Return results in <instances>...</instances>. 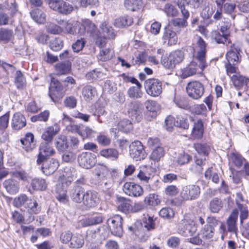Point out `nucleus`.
<instances>
[{"instance_id": "f257e3e1", "label": "nucleus", "mask_w": 249, "mask_h": 249, "mask_svg": "<svg viewBox=\"0 0 249 249\" xmlns=\"http://www.w3.org/2000/svg\"><path fill=\"white\" fill-rule=\"evenodd\" d=\"M193 56V60L188 65L176 71L178 76L185 79L195 74H201L207 66L206 43L201 37L198 38L196 45L194 49Z\"/></svg>"}, {"instance_id": "f03ea898", "label": "nucleus", "mask_w": 249, "mask_h": 249, "mask_svg": "<svg viewBox=\"0 0 249 249\" xmlns=\"http://www.w3.org/2000/svg\"><path fill=\"white\" fill-rule=\"evenodd\" d=\"M38 164H42V172L47 176L53 173L59 166L58 161L52 157H38Z\"/></svg>"}, {"instance_id": "7ed1b4c3", "label": "nucleus", "mask_w": 249, "mask_h": 249, "mask_svg": "<svg viewBox=\"0 0 249 249\" xmlns=\"http://www.w3.org/2000/svg\"><path fill=\"white\" fill-rule=\"evenodd\" d=\"M144 86L146 93L151 96L158 97L162 92V82L158 79H148Z\"/></svg>"}, {"instance_id": "20e7f679", "label": "nucleus", "mask_w": 249, "mask_h": 249, "mask_svg": "<svg viewBox=\"0 0 249 249\" xmlns=\"http://www.w3.org/2000/svg\"><path fill=\"white\" fill-rule=\"evenodd\" d=\"M49 7L61 14L68 15L73 10V7L63 0H48Z\"/></svg>"}, {"instance_id": "39448f33", "label": "nucleus", "mask_w": 249, "mask_h": 249, "mask_svg": "<svg viewBox=\"0 0 249 249\" xmlns=\"http://www.w3.org/2000/svg\"><path fill=\"white\" fill-rule=\"evenodd\" d=\"M186 89L188 96L194 99H199L204 92L203 85L197 81L189 82L186 86Z\"/></svg>"}, {"instance_id": "423d86ee", "label": "nucleus", "mask_w": 249, "mask_h": 249, "mask_svg": "<svg viewBox=\"0 0 249 249\" xmlns=\"http://www.w3.org/2000/svg\"><path fill=\"white\" fill-rule=\"evenodd\" d=\"M122 222L123 218L119 215H114L108 219L107 224L111 234L119 237L122 236L123 233Z\"/></svg>"}, {"instance_id": "0eeeda50", "label": "nucleus", "mask_w": 249, "mask_h": 249, "mask_svg": "<svg viewBox=\"0 0 249 249\" xmlns=\"http://www.w3.org/2000/svg\"><path fill=\"white\" fill-rule=\"evenodd\" d=\"M200 194V189L198 185L189 184L183 187L180 196L185 200H193L196 199Z\"/></svg>"}, {"instance_id": "6e6552de", "label": "nucleus", "mask_w": 249, "mask_h": 249, "mask_svg": "<svg viewBox=\"0 0 249 249\" xmlns=\"http://www.w3.org/2000/svg\"><path fill=\"white\" fill-rule=\"evenodd\" d=\"M207 224L201 229L200 234L203 239L212 238L214 233V228L218 224V220L213 216H209L206 220Z\"/></svg>"}, {"instance_id": "1a4fd4ad", "label": "nucleus", "mask_w": 249, "mask_h": 249, "mask_svg": "<svg viewBox=\"0 0 249 249\" xmlns=\"http://www.w3.org/2000/svg\"><path fill=\"white\" fill-rule=\"evenodd\" d=\"M100 201L98 193L94 191H86L82 204L86 209H89L97 206Z\"/></svg>"}, {"instance_id": "9d476101", "label": "nucleus", "mask_w": 249, "mask_h": 249, "mask_svg": "<svg viewBox=\"0 0 249 249\" xmlns=\"http://www.w3.org/2000/svg\"><path fill=\"white\" fill-rule=\"evenodd\" d=\"M64 91L61 84L54 78L52 80V83L49 89V95L52 100L59 99L64 96Z\"/></svg>"}, {"instance_id": "9b49d317", "label": "nucleus", "mask_w": 249, "mask_h": 249, "mask_svg": "<svg viewBox=\"0 0 249 249\" xmlns=\"http://www.w3.org/2000/svg\"><path fill=\"white\" fill-rule=\"evenodd\" d=\"M77 172L73 167H66L64 169L63 174L58 176V181L60 183L69 186L74 178L76 177Z\"/></svg>"}, {"instance_id": "f8f14e48", "label": "nucleus", "mask_w": 249, "mask_h": 249, "mask_svg": "<svg viewBox=\"0 0 249 249\" xmlns=\"http://www.w3.org/2000/svg\"><path fill=\"white\" fill-rule=\"evenodd\" d=\"M197 231V227L193 222L191 223L184 220L180 224L178 233L185 237L193 236Z\"/></svg>"}, {"instance_id": "ddd939ff", "label": "nucleus", "mask_w": 249, "mask_h": 249, "mask_svg": "<svg viewBox=\"0 0 249 249\" xmlns=\"http://www.w3.org/2000/svg\"><path fill=\"white\" fill-rule=\"evenodd\" d=\"M123 190L126 195L135 197L141 196L143 194L142 187L132 182H125L123 186Z\"/></svg>"}, {"instance_id": "4468645a", "label": "nucleus", "mask_w": 249, "mask_h": 249, "mask_svg": "<svg viewBox=\"0 0 249 249\" xmlns=\"http://www.w3.org/2000/svg\"><path fill=\"white\" fill-rule=\"evenodd\" d=\"M142 105L140 102L135 101L131 102L128 105V114L132 120L135 122H138L140 120L141 117Z\"/></svg>"}, {"instance_id": "2eb2a0df", "label": "nucleus", "mask_w": 249, "mask_h": 249, "mask_svg": "<svg viewBox=\"0 0 249 249\" xmlns=\"http://www.w3.org/2000/svg\"><path fill=\"white\" fill-rule=\"evenodd\" d=\"M86 191L85 189L81 186H74L70 191V196L71 199L77 203H82Z\"/></svg>"}, {"instance_id": "dca6fc26", "label": "nucleus", "mask_w": 249, "mask_h": 249, "mask_svg": "<svg viewBox=\"0 0 249 249\" xmlns=\"http://www.w3.org/2000/svg\"><path fill=\"white\" fill-rule=\"evenodd\" d=\"M60 128L57 124L45 128L41 138L45 142H52L53 137L59 132Z\"/></svg>"}, {"instance_id": "f3484780", "label": "nucleus", "mask_w": 249, "mask_h": 249, "mask_svg": "<svg viewBox=\"0 0 249 249\" xmlns=\"http://www.w3.org/2000/svg\"><path fill=\"white\" fill-rule=\"evenodd\" d=\"M71 131H75L81 136L83 139L92 137L95 132L93 130L83 124L71 125Z\"/></svg>"}, {"instance_id": "a211bd4d", "label": "nucleus", "mask_w": 249, "mask_h": 249, "mask_svg": "<svg viewBox=\"0 0 249 249\" xmlns=\"http://www.w3.org/2000/svg\"><path fill=\"white\" fill-rule=\"evenodd\" d=\"M238 213L237 210H234L229 216L227 224L228 230L229 232L237 234L238 231L236 222L238 219Z\"/></svg>"}, {"instance_id": "6ab92c4d", "label": "nucleus", "mask_w": 249, "mask_h": 249, "mask_svg": "<svg viewBox=\"0 0 249 249\" xmlns=\"http://www.w3.org/2000/svg\"><path fill=\"white\" fill-rule=\"evenodd\" d=\"M69 186H66L65 184L58 183L56 187V198L60 202L66 203L68 201V197L67 195V190Z\"/></svg>"}, {"instance_id": "aec40b11", "label": "nucleus", "mask_w": 249, "mask_h": 249, "mask_svg": "<svg viewBox=\"0 0 249 249\" xmlns=\"http://www.w3.org/2000/svg\"><path fill=\"white\" fill-rule=\"evenodd\" d=\"M240 50L238 47L234 45L231 47L230 50L226 54V58L229 63H232V65H236L239 62V55Z\"/></svg>"}, {"instance_id": "412c9836", "label": "nucleus", "mask_w": 249, "mask_h": 249, "mask_svg": "<svg viewBox=\"0 0 249 249\" xmlns=\"http://www.w3.org/2000/svg\"><path fill=\"white\" fill-rule=\"evenodd\" d=\"M23 148L27 152L32 151L35 147L34 137L32 133H29L26 134L25 138L20 140Z\"/></svg>"}, {"instance_id": "4be33fe9", "label": "nucleus", "mask_w": 249, "mask_h": 249, "mask_svg": "<svg viewBox=\"0 0 249 249\" xmlns=\"http://www.w3.org/2000/svg\"><path fill=\"white\" fill-rule=\"evenodd\" d=\"M3 186L7 192L11 195L17 193L19 189L18 182L12 178L6 179L3 182Z\"/></svg>"}, {"instance_id": "5701e85b", "label": "nucleus", "mask_w": 249, "mask_h": 249, "mask_svg": "<svg viewBox=\"0 0 249 249\" xmlns=\"http://www.w3.org/2000/svg\"><path fill=\"white\" fill-rule=\"evenodd\" d=\"M162 38L164 44L169 46L175 45L178 42V36L176 32L170 29H165Z\"/></svg>"}, {"instance_id": "b1692460", "label": "nucleus", "mask_w": 249, "mask_h": 249, "mask_svg": "<svg viewBox=\"0 0 249 249\" xmlns=\"http://www.w3.org/2000/svg\"><path fill=\"white\" fill-rule=\"evenodd\" d=\"M103 217L101 214L94 216L85 218L80 220V223L82 227H86L97 225L102 222Z\"/></svg>"}, {"instance_id": "393cba45", "label": "nucleus", "mask_w": 249, "mask_h": 249, "mask_svg": "<svg viewBox=\"0 0 249 249\" xmlns=\"http://www.w3.org/2000/svg\"><path fill=\"white\" fill-rule=\"evenodd\" d=\"M26 124L24 116L20 113L14 114L12 120V125L15 130H19L23 127Z\"/></svg>"}, {"instance_id": "a878e982", "label": "nucleus", "mask_w": 249, "mask_h": 249, "mask_svg": "<svg viewBox=\"0 0 249 249\" xmlns=\"http://www.w3.org/2000/svg\"><path fill=\"white\" fill-rule=\"evenodd\" d=\"M30 214H36L41 211V207L37 203L36 198L29 199L25 207Z\"/></svg>"}, {"instance_id": "bb28decb", "label": "nucleus", "mask_w": 249, "mask_h": 249, "mask_svg": "<svg viewBox=\"0 0 249 249\" xmlns=\"http://www.w3.org/2000/svg\"><path fill=\"white\" fill-rule=\"evenodd\" d=\"M145 151L142 142L136 141L132 142L129 145V154L133 156L144 155Z\"/></svg>"}, {"instance_id": "cd10ccee", "label": "nucleus", "mask_w": 249, "mask_h": 249, "mask_svg": "<svg viewBox=\"0 0 249 249\" xmlns=\"http://www.w3.org/2000/svg\"><path fill=\"white\" fill-rule=\"evenodd\" d=\"M102 34L108 39H114L116 36L112 27L107 21L103 22L100 26Z\"/></svg>"}, {"instance_id": "c85d7f7f", "label": "nucleus", "mask_w": 249, "mask_h": 249, "mask_svg": "<svg viewBox=\"0 0 249 249\" xmlns=\"http://www.w3.org/2000/svg\"><path fill=\"white\" fill-rule=\"evenodd\" d=\"M118 209L119 211L127 213L133 210L130 200L124 197H120L118 198Z\"/></svg>"}, {"instance_id": "c756f323", "label": "nucleus", "mask_w": 249, "mask_h": 249, "mask_svg": "<svg viewBox=\"0 0 249 249\" xmlns=\"http://www.w3.org/2000/svg\"><path fill=\"white\" fill-rule=\"evenodd\" d=\"M77 160L79 165L86 169L90 168L97 161L96 157H78Z\"/></svg>"}, {"instance_id": "7c9ffc66", "label": "nucleus", "mask_w": 249, "mask_h": 249, "mask_svg": "<svg viewBox=\"0 0 249 249\" xmlns=\"http://www.w3.org/2000/svg\"><path fill=\"white\" fill-rule=\"evenodd\" d=\"M204 129L203 122L201 120H197L194 123L192 132V136L194 139H201L203 135Z\"/></svg>"}, {"instance_id": "2f4dec72", "label": "nucleus", "mask_w": 249, "mask_h": 249, "mask_svg": "<svg viewBox=\"0 0 249 249\" xmlns=\"http://www.w3.org/2000/svg\"><path fill=\"white\" fill-rule=\"evenodd\" d=\"M109 172L106 166L103 164H98L93 170V174L96 176L98 178L103 179L104 178H107L109 175Z\"/></svg>"}, {"instance_id": "473e14b6", "label": "nucleus", "mask_w": 249, "mask_h": 249, "mask_svg": "<svg viewBox=\"0 0 249 249\" xmlns=\"http://www.w3.org/2000/svg\"><path fill=\"white\" fill-rule=\"evenodd\" d=\"M133 22V18L131 17L124 16L115 19L114 25L118 28H124L131 25Z\"/></svg>"}, {"instance_id": "72a5a7b5", "label": "nucleus", "mask_w": 249, "mask_h": 249, "mask_svg": "<svg viewBox=\"0 0 249 249\" xmlns=\"http://www.w3.org/2000/svg\"><path fill=\"white\" fill-rule=\"evenodd\" d=\"M84 244L83 236L80 234L76 233L72 235L69 247L72 249H79L82 248Z\"/></svg>"}, {"instance_id": "f704fd0d", "label": "nucleus", "mask_w": 249, "mask_h": 249, "mask_svg": "<svg viewBox=\"0 0 249 249\" xmlns=\"http://www.w3.org/2000/svg\"><path fill=\"white\" fill-rule=\"evenodd\" d=\"M136 86H133L127 90L128 96L132 98H140L143 94L141 90L142 85L139 82L135 83Z\"/></svg>"}, {"instance_id": "c9c22d12", "label": "nucleus", "mask_w": 249, "mask_h": 249, "mask_svg": "<svg viewBox=\"0 0 249 249\" xmlns=\"http://www.w3.org/2000/svg\"><path fill=\"white\" fill-rule=\"evenodd\" d=\"M51 142H42L39 147V153L38 156H50L55 153V151L51 145Z\"/></svg>"}, {"instance_id": "e433bc0d", "label": "nucleus", "mask_w": 249, "mask_h": 249, "mask_svg": "<svg viewBox=\"0 0 249 249\" xmlns=\"http://www.w3.org/2000/svg\"><path fill=\"white\" fill-rule=\"evenodd\" d=\"M30 15L34 20L36 22L42 24L46 21V15L41 10L35 9L30 12Z\"/></svg>"}, {"instance_id": "4c0bfd02", "label": "nucleus", "mask_w": 249, "mask_h": 249, "mask_svg": "<svg viewBox=\"0 0 249 249\" xmlns=\"http://www.w3.org/2000/svg\"><path fill=\"white\" fill-rule=\"evenodd\" d=\"M231 80L234 86L237 88H240L244 85L249 82V79L239 73L233 74L231 76Z\"/></svg>"}, {"instance_id": "58836bf2", "label": "nucleus", "mask_w": 249, "mask_h": 249, "mask_svg": "<svg viewBox=\"0 0 249 249\" xmlns=\"http://www.w3.org/2000/svg\"><path fill=\"white\" fill-rule=\"evenodd\" d=\"M31 185L34 190L43 191L47 188V184L43 178H35L31 182Z\"/></svg>"}, {"instance_id": "ea45409f", "label": "nucleus", "mask_w": 249, "mask_h": 249, "mask_svg": "<svg viewBox=\"0 0 249 249\" xmlns=\"http://www.w3.org/2000/svg\"><path fill=\"white\" fill-rule=\"evenodd\" d=\"M97 29L95 24L89 20H86L80 28L78 33L80 35H84L86 31L88 33L91 34L93 33Z\"/></svg>"}, {"instance_id": "a19ab883", "label": "nucleus", "mask_w": 249, "mask_h": 249, "mask_svg": "<svg viewBox=\"0 0 249 249\" xmlns=\"http://www.w3.org/2000/svg\"><path fill=\"white\" fill-rule=\"evenodd\" d=\"M55 71L57 74L63 75L69 73L71 66L69 63H58L54 66Z\"/></svg>"}, {"instance_id": "79ce46f5", "label": "nucleus", "mask_w": 249, "mask_h": 249, "mask_svg": "<svg viewBox=\"0 0 249 249\" xmlns=\"http://www.w3.org/2000/svg\"><path fill=\"white\" fill-rule=\"evenodd\" d=\"M124 5L128 10L134 11L142 6L141 0H124Z\"/></svg>"}, {"instance_id": "37998d69", "label": "nucleus", "mask_w": 249, "mask_h": 249, "mask_svg": "<svg viewBox=\"0 0 249 249\" xmlns=\"http://www.w3.org/2000/svg\"><path fill=\"white\" fill-rule=\"evenodd\" d=\"M214 7L209 2L205 1L204 6L202 9L201 16L205 19L210 18L213 14L214 11Z\"/></svg>"}, {"instance_id": "c03bdc74", "label": "nucleus", "mask_w": 249, "mask_h": 249, "mask_svg": "<svg viewBox=\"0 0 249 249\" xmlns=\"http://www.w3.org/2000/svg\"><path fill=\"white\" fill-rule=\"evenodd\" d=\"M170 56L175 66L181 63L184 58L183 52L179 50H177L170 53Z\"/></svg>"}, {"instance_id": "a18cd8bd", "label": "nucleus", "mask_w": 249, "mask_h": 249, "mask_svg": "<svg viewBox=\"0 0 249 249\" xmlns=\"http://www.w3.org/2000/svg\"><path fill=\"white\" fill-rule=\"evenodd\" d=\"M96 93L95 89L91 86H86L82 89V95L85 100L89 101L92 100Z\"/></svg>"}, {"instance_id": "49530a36", "label": "nucleus", "mask_w": 249, "mask_h": 249, "mask_svg": "<svg viewBox=\"0 0 249 249\" xmlns=\"http://www.w3.org/2000/svg\"><path fill=\"white\" fill-rule=\"evenodd\" d=\"M14 82L18 89H22L25 88L26 85L25 78L20 71H17Z\"/></svg>"}, {"instance_id": "de8ad7c7", "label": "nucleus", "mask_w": 249, "mask_h": 249, "mask_svg": "<svg viewBox=\"0 0 249 249\" xmlns=\"http://www.w3.org/2000/svg\"><path fill=\"white\" fill-rule=\"evenodd\" d=\"M211 37L217 43L225 44L228 41L227 34H221L218 31H213L211 33Z\"/></svg>"}, {"instance_id": "09e8293b", "label": "nucleus", "mask_w": 249, "mask_h": 249, "mask_svg": "<svg viewBox=\"0 0 249 249\" xmlns=\"http://www.w3.org/2000/svg\"><path fill=\"white\" fill-rule=\"evenodd\" d=\"M222 207L221 200L217 197L214 198L210 202V210L212 213H218Z\"/></svg>"}, {"instance_id": "8fccbe9b", "label": "nucleus", "mask_w": 249, "mask_h": 249, "mask_svg": "<svg viewBox=\"0 0 249 249\" xmlns=\"http://www.w3.org/2000/svg\"><path fill=\"white\" fill-rule=\"evenodd\" d=\"M55 145L58 150L66 151L68 148L66 137L65 136H60L56 142Z\"/></svg>"}, {"instance_id": "3c124183", "label": "nucleus", "mask_w": 249, "mask_h": 249, "mask_svg": "<svg viewBox=\"0 0 249 249\" xmlns=\"http://www.w3.org/2000/svg\"><path fill=\"white\" fill-rule=\"evenodd\" d=\"M118 127L121 131L127 132L132 129V124L128 119H124L119 122Z\"/></svg>"}, {"instance_id": "603ef678", "label": "nucleus", "mask_w": 249, "mask_h": 249, "mask_svg": "<svg viewBox=\"0 0 249 249\" xmlns=\"http://www.w3.org/2000/svg\"><path fill=\"white\" fill-rule=\"evenodd\" d=\"M29 200V199L26 195L21 194L14 199L13 203L16 207H20L22 206L25 207L26 203Z\"/></svg>"}, {"instance_id": "864d4df0", "label": "nucleus", "mask_w": 249, "mask_h": 249, "mask_svg": "<svg viewBox=\"0 0 249 249\" xmlns=\"http://www.w3.org/2000/svg\"><path fill=\"white\" fill-rule=\"evenodd\" d=\"M181 242L180 238L175 236H172L168 238L166 241L167 245L172 249L178 248Z\"/></svg>"}, {"instance_id": "5fc2aeb1", "label": "nucleus", "mask_w": 249, "mask_h": 249, "mask_svg": "<svg viewBox=\"0 0 249 249\" xmlns=\"http://www.w3.org/2000/svg\"><path fill=\"white\" fill-rule=\"evenodd\" d=\"M194 147L198 152V154L204 155L205 156L208 155L210 153V151L211 150V148L209 146L202 144L201 143L195 144Z\"/></svg>"}, {"instance_id": "6e6d98bb", "label": "nucleus", "mask_w": 249, "mask_h": 249, "mask_svg": "<svg viewBox=\"0 0 249 249\" xmlns=\"http://www.w3.org/2000/svg\"><path fill=\"white\" fill-rule=\"evenodd\" d=\"M145 202L150 206H156L160 203L158 196L155 194H149L145 198Z\"/></svg>"}, {"instance_id": "4d7b16f0", "label": "nucleus", "mask_w": 249, "mask_h": 249, "mask_svg": "<svg viewBox=\"0 0 249 249\" xmlns=\"http://www.w3.org/2000/svg\"><path fill=\"white\" fill-rule=\"evenodd\" d=\"M147 111L152 112H158L160 109V106L154 101L148 100L145 103Z\"/></svg>"}, {"instance_id": "13d9d810", "label": "nucleus", "mask_w": 249, "mask_h": 249, "mask_svg": "<svg viewBox=\"0 0 249 249\" xmlns=\"http://www.w3.org/2000/svg\"><path fill=\"white\" fill-rule=\"evenodd\" d=\"M63 46V41L60 38H55L50 42L51 48L55 51H58Z\"/></svg>"}, {"instance_id": "bf43d9fd", "label": "nucleus", "mask_w": 249, "mask_h": 249, "mask_svg": "<svg viewBox=\"0 0 249 249\" xmlns=\"http://www.w3.org/2000/svg\"><path fill=\"white\" fill-rule=\"evenodd\" d=\"M190 109L192 113L200 115L206 112V107L204 104L195 105L191 107Z\"/></svg>"}, {"instance_id": "052dcab7", "label": "nucleus", "mask_w": 249, "mask_h": 249, "mask_svg": "<svg viewBox=\"0 0 249 249\" xmlns=\"http://www.w3.org/2000/svg\"><path fill=\"white\" fill-rule=\"evenodd\" d=\"M159 215L163 218H171L174 215V211L169 207L163 208L159 212Z\"/></svg>"}, {"instance_id": "680f3d73", "label": "nucleus", "mask_w": 249, "mask_h": 249, "mask_svg": "<svg viewBox=\"0 0 249 249\" xmlns=\"http://www.w3.org/2000/svg\"><path fill=\"white\" fill-rule=\"evenodd\" d=\"M96 141L98 143L103 146L108 145L111 142L109 137L102 133L99 134L97 136Z\"/></svg>"}, {"instance_id": "e2e57ef3", "label": "nucleus", "mask_w": 249, "mask_h": 249, "mask_svg": "<svg viewBox=\"0 0 249 249\" xmlns=\"http://www.w3.org/2000/svg\"><path fill=\"white\" fill-rule=\"evenodd\" d=\"M72 233L70 231L62 232L60 236V240L63 244H68L71 241Z\"/></svg>"}, {"instance_id": "0e129e2a", "label": "nucleus", "mask_w": 249, "mask_h": 249, "mask_svg": "<svg viewBox=\"0 0 249 249\" xmlns=\"http://www.w3.org/2000/svg\"><path fill=\"white\" fill-rule=\"evenodd\" d=\"M164 11L168 16L175 17L178 14V11L173 5L167 3L164 7Z\"/></svg>"}, {"instance_id": "69168bd1", "label": "nucleus", "mask_w": 249, "mask_h": 249, "mask_svg": "<svg viewBox=\"0 0 249 249\" xmlns=\"http://www.w3.org/2000/svg\"><path fill=\"white\" fill-rule=\"evenodd\" d=\"M86 42L84 38L77 39L72 45V49L74 52L78 53L81 51L85 45Z\"/></svg>"}, {"instance_id": "338daca9", "label": "nucleus", "mask_w": 249, "mask_h": 249, "mask_svg": "<svg viewBox=\"0 0 249 249\" xmlns=\"http://www.w3.org/2000/svg\"><path fill=\"white\" fill-rule=\"evenodd\" d=\"M161 63L165 68L167 69H172L175 67L170 55L168 56H162L161 57Z\"/></svg>"}, {"instance_id": "774afa93", "label": "nucleus", "mask_w": 249, "mask_h": 249, "mask_svg": "<svg viewBox=\"0 0 249 249\" xmlns=\"http://www.w3.org/2000/svg\"><path fill=\"white\" fill-rule=\"evenodd\" d=\"M176 126L187 129L189 128V124L188 120L182 116L177 117L176 121Z\"/></svg>"}]
</instances>
